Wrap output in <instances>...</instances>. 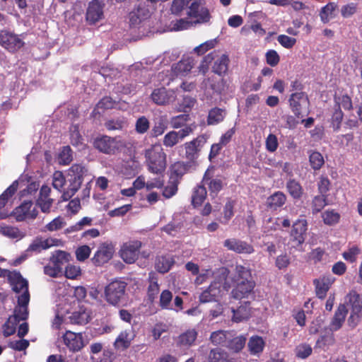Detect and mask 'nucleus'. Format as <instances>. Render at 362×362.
<instances>
[{"instance_id":"f257e3e1","label":"nucleus","mask_w":362,"mask_h":362,"mask_svg":"<svg viewBox=\"0 0 362 362\" xmlns=\"http://www.w3.org/2000/svg\"><path fill=\"white\" fill-rule=\"evenodd\" d=\"M213 275L214 280L210 286L199 296L201 303L218 301L226 291L234 286L231 291V296L234 299L247 298L252 293L255 282L252 280L251 269L240 264L235 266L234 270L229 276V271L226 267L217 269L214 272L206 271L198 275L195 279L197 285H201Z\"/></svg>"},{"instance_id":"f03ea898","label":"nucleus","mask_w":362,"mask_h":362,"mask_svg":"<svg viewBox=\"0 0 362 362\" xmlns=\"http://www.w3.org/2000/svg\"><path fill=\"white\" fill-rule=\"evenodd\" d=\"M148 170L154 174L164 172L166 168V154L160 144L152 145L144 153Z\"/></svg>"},{"instance_id":"7ed1b4c3","label":"nucleus","mask_w":362,"mask_h":362,"mask_svg":"<svg viewBox=\"0 0 362 362\" xmlns=\"http://www.w3.org/2000/svg\"><path fill=\"white\" fill-rule=\"evenodd\" d=\"M87 172L86 169L78 164L73 165L68 170V187L64 191L62 196L64 201H66L74 195L80 188L83 176Z\"/></svg>"},{"instance_id":"20e7f679","label":"nucleus","mask_w":362,"mask_h":362,"mask_svg":"<svg viewBox=\"0 0 362 362\" xmlns=\"http://www.w3.org/2000/svg\"><path fill=\"white\" fill-rule=\"evenodd\" d=\"M94 147L106 154H115L124 146V142L118 137L101 136L95 139Z\"/></svg>"},{"instance_id":"39448f33","label":"nucleus","mask_w":362,"mask_h":362,"mask_svg":"<svg viewBox=\"0 0 362 362\" xmlns=\"http://www.w3.org/2000/svg\"><path fill=\"white\" fill-rule=\"evenodd\" d=\"M25 45L21 35L13 32L2 30H0V45L11 53H16Z\"/></svg>"},{"instance_id":"423d86ee","label":"nucleus","mask_w":362,"mask_h":362,"mask_svg":"<svg viewBox=\"0 0 362 362\" xmlns=\"http://www.w3.org/2000/svg\"><path fill=\"white\" fill-rule=\"evenodd\" d=\"M156 2L148 1L147 0H139L136 8L129 13V18L131 25L136 26L146 20L151 16L153 4Z\"/></svg>"},{"instance_id":"0eeeda50","label":"nucleus","mask_w":362,"mask_h":362,"mask_svg":"<svg viewBox=\"0 0 362 362\" xmlns=\"http://www.w3.org/2000/svg\"><path fill=\"white\" fill-rule=\"evenodd\" d=\"M12 290L16 293V298H20L21 300H26L30 298L28 291V282L23 278L20 272L17 271H12L8 279Z\"/></svg>"},{"instance_id":"6e6552de","label":"nucleus","mask_w":362,"mask_h":362,"mask_svg":"<svg viewBox=\"0 0 362 362\" xmlns=\"http://www.w3.org/2000/svg\"><path fill=\"white\" fill-rule=\"evenodd\" d=\"M126 284L121 281L110 282L105 289V298L112 305H117L124 295Z\"/></svg>"},{"instance_id":"1a4fd4ad","label":"nucleus","mask_w":362,"mask_h":362,"mask_svg":"<svg viewBox=\"0 0 362 362\" xmlns=\"http://www.w3.org/2000/svg\"><path fill=\"white\" fill-rule=\"evenodd\" d=\"M289 103L293 112L298 118L303 117L308 113V99L304 93H293L290 97Z\"/></svg>"},{"instance_id":"9d476101","label":"nucleus","mask_w":362,"mask_h":362,"mask_svg":"<svg viewBox=\"0 0 362 362\" xmlns=\"http://www.w3.org/2000/svg\"><path fill=\"white\" fill-rule=\"evenodd\" d=\"M141 243L138 240L124 243L119 251L120 257L127 264L134 263L139 257Z\"/></svg>"},{"instance_id":"9b49d317","label":"nucleus","mask_w":362,"mask_h":362,"mask_svg":"<svg viewBox=\"0 0 362 362\" xmlns=\"http://www.w3.org/2000/svg\"><path fill=\"white\" fill-rule=\"evenodd\" d=\"M194 129L195 126L190 124L185 126L179 131H170L164 136L163 144L166 147H173L191 134Z\"/></svg>"},{"instance_id":"f8f14e48","label":"nucleus","mask_w":362,"mask_h":362,"mask_svg":"<svg viewBox=\"0 0 362 362\" xmlns=\"http://www.w3.org/2000/svg\"><path fill=\"white\" fill-rule=\"evenodd\" d=\"M188 16L195 18L194 23H204L210 20L209 10L200 2L192 0L187 11Z\"/></svg>"},{"instance_id":"ddd939ff","label":"nucleus","mask_w":362,"mask_h":362,"mask_svg":"<svg viewBox=\"0 0 362 362\" xmlns=\"http://www.w3.org/2000/svg\"><path fill=\"white\" fill-rule=\"evenodd\" d=\"M38 214L37 210L33 207L31 201H25L13 211V215L17 221L27 219H34Z\"/></svg>"},{"instance_id":"4468645a","label":"nucleus","mask_w":362,"mask_h":362,"mask_svg":"<svg viewBox=\"0 0 362 362\" xmlns=\"http://www.w3.org/2000/svg\"><path fill=\"white\" fill-rule=\"evenodd\" d=\"M153 101L158 105L173 103L177 98L176 90H167L165 88L155 89L151 93Z\"/></svg>"},{"instance_id":"2eb2a0df","label":"nucleus","mask_w":362,"mask_h":362,"mask_svg":"<svg viewBox=\"0 0 362 362\" xmlns=\"http://www.w3.org/2000/svg\"><path fill=\"white\" fill-rule=\"evenodd\" d=\"M114 252V245L111 243H103L98 247L93 261L97 264H103L112 257Z\"/></svg>"},{"instance_id":"dca6fc26","label":"nucleus","mask_w":362,"mask_h":362,"mask_svg":"<svg viewBox=\"0 0 362 362\" xmlns=\"http://www.w3.org/2000/svg\"><path fill=\"white\" fill-rule=\"evenodd\" d=\"M51 188L47 185H42L40 190L39 197L36 200V205L41 211L49 214L51 211L54 199L50 197Z\"/></svg>"},{"instance_id":"f3484780","label":"nucleus","mask_w":362,"mask_h":362,"mask_svg":"<svg viewBox=\"0 0 362 362\" xmlns=\"http://www.w3.org/2000/svg\"><path fill=\"white\" fill-rule=\"evenodd\" d=\"M63 341L66 346L73 352L78 351L84 346L81 333L66 331L63 335Z\"/></svg>"},{"instance_id":"a211bd4d","label":"nucleus","mask_w":362,"mask_h":362,"mask_svg":"<svg viewBox=\"0 0 362 362\" xmlns=\"http://www.w3.org/2000/svg\"><path fill=\"white\" fill-rule=\"evenodd\" d=\"M223 245L229 250L237 253L252 254L254 252V248L251 245L235 238L226 240Z\"/></svg>"},{"instance_id":"6ab92c4d","label":"nucleus","mask_w":362,"mask_h":362,"mask_svg":"<svg viewBox=\"0 0 362 362\" xmlns=\"http://www.w3.org/2000/svg\"><path fill=\"white\" fill-rule=\"evenodd\" d=\"M307 230V221L305 219H298L293 224L291 237L298 245H301L305 240Z\"/></svg>"},{"instance_id":"aec40b11","label":"nucleus","mask_w":362,"mask_h":362,"mask_svg":"<svg viewBox=\"0 0 362 362\" xmlns=\"http://www.w3.org/2000/svg\"><path fill=\"white\" fill-rule=\"evenodd\" d=\"M58 240L54 238L43 239L42 238H36L28 246L25 250L29 255L32 252H40L43 250H47L52 246L57 245Z\"/></svg>"},{"instance_id":"412c9836","label":"nucleus","mask_w":362,"mask_h":362,"mask_svg":"<svg viewBox=\"0 0 362 362\" xmlns=\"http://www.w3.org/2000/svg\"><path fill=\"white\" fill-rule=\"evenodd\" d=\"M103 18V7L97 0L89 3L86 11V20L90 23H95Z\"/></svg>"},{"instance_id":"4be33fe9","label":"nucleus","mask_w":362,"mask_h":362,"mask_svg":"<svg viewBox=\"0 0 362 362\" xmlns=\"http://www.w3.org/2000/svg\"><path fill=\"white\" fill-rule=\"evenodd\" d=\"M71 324L86 325L90 320V311L83 306H80L78 310L72 312L67 317Z\"/></svg>"},{"instance_id":"5701e85b","label":"nucleus","mask_w":362,"mask_h":362,"mask_svg":"<svg viewBox=\"0 0 362 362\" xmlns=\"http://www.w3.org/2000/svg\"><path fill=\"white\" fill-rule=\"evenodd\" d=\"M195 64L194 59L188 57L180 60L172 66V71L176 76H184L189 73Z\"/></svg>"},{"instance_id":"b1692460","label":"nucleus","mask_w":362,"mask_h":362,"mask_svg":"<svg viewBox=\"0 0 362 362\" xmlns=\"http://www.w3.org/2000/svg\"><path fill=\"white\" fill-rule=\"evenodd\" d=\"M348 309L345 305L342 304L338 307L335 312L334 316L329 324V329L332 332L337 331L340 329L344 322Z\"/></svg>"},{"instance_id":"393cba45","label":"nucleus","mask_w":362,"mask_h":362,"mask_svg":"<svg viewBox=\"0 0 362 362\" xmlns=\"http://www.w3.org/2000/svg\"><path fill=\"white\" fill-rule=\"evenodd\" d=\"M264 346L265 341L259 336H252L248 341V350L252 356H259L262 353Z\"/></svg>"},{"instance_id":"a878e982","label":"nucleus","mask_w":362,"mask_h":362,"mask_svg":"<svg viewBox=\"0 0 362 362\" xmlns=\"http://www.w3.org/2000/svg\"><path fill=\"white\" fill-rule=\"evenodd\" d=\"M332 284V280L329 277L323 276L314 281L315 286L316 295L319 298L323 299L327 295Z\"/></svg>"},{"instance_id":"bb28decb","label":"nucleus","mask_w":362,"mask_h":362,"mask_svg":"<svg viewBox=\"0 0 362 362\" xmlns=\"http://www.w3.org/2000/svg\"><path fill=\"white\" fill-rule=\"evenodd\" d=\"M134 337V334L131 330L122 331L115 339L114 343L115 349L121 350L127 349L129 347Z\"/></svg>"},{"instance_id":"cd10ccee","label":"nucleus","mask_w":362,"mask_h":362,"mask_svg":"<svg viewBox=\"0 0 362 362\" xmlns=\"http://www.w3.org/2000/svg\"><path fill=\"white\" fill-rule=\"evenodd\" d=\"M246 340L247 338L245 335L234 336L233 334V337L228 339V344H226V347L233 352H240L244 348Z\"/></svg>"},{"instance_id":"c85d7f7f","label":"nucleus","mask_w":362,"mask_h":362,"mask_svg":"<svg viewBox=\"0 0 362 362\" xmlns=\"http://www.w3.org/2000/svg\"><path fill=\"white\" fill-rule=\"evenodd\" d=\"M175 260L171 255L160 256L156 260V269L160 273L168 272L174 264Z\"/></svg>"},{"instance_id":"c756f323","label":"nucleus","mask_w":362,"mask_h":362,"mask_svg":"<svg viewBox=\"0 0 362 362\" xmlns=\"http://www.w3.org/2000/svg\"><path fill=\"white\" fill-rule=\"evenodd\" d=\"M202 182L204 185H207L210 194L214 196V194H216L223 187V179L221 177H215L210 178L208 177L207 173H206Z\"/></svg>"},{"instance_id":"7c9ffc66","label":"nucleus","mask_w":362,"mask_h":362,"mask_svg":"<svg viewBox=\"0 0 362 362\" xmlns=\"http://www.w3.org/2000/svg\"><path fill=\"white\" fill-rule=\"evenodd\" d=\"M226 115V111L225 109L214 107L209 110L207 124L209 125H216L223 121Z\"/></svg>"},{"instance_id":"2f4dec72","label":"nucleus","mask_w":362,"mask_h":362,"mask_svg":"<svg viewBox=\"0 0 362 362\" xmlns=\"http://www.w3.org/2000/svg\"><path fill=\"white\" fill-rule=\"evenodd\" d=\"M337 8V5L334 2H329L326 6H323L319 14L321 21L324 23H327L331 19L334 18Z\"/></svg>"},{"instance_id":"473e14b6","label":"nucleus","mask_w":362,"mask_h":362,"mask_svg":"<svg viewBox=\"0 0 362 362\" xmlns=\"http://www.w3.org/2000/svg\"><path fill=\"white\" fill-rule=\"evenodd\" d=\"M233 337V333L228 331L218 330L211 333L210 339L214 345H222L226 346L228 339Z\"/></svg>"},{"instance_id":"72a5a7b5","label":"nucleus","mask_w":362,"mask_h":362,"mask_svg":"<svg viewBox=\"0 0 362 362\" xmlns=\"http://www.w3.org/2000/svg\"><path fill=\"white\" fill-rule=\"evenodd\" d=\"M18 299V305L15 308L14 314L12 315L18 321L24 320L28 316V305L30 301V298H28L26 300H21L20 298Z\"/></svg>"},{"instance_id":"f704fd0d","label":"nucleus","mask_w":362,"mask_h":362,"mask_svg":"<svg viewBox=\"0 0 362 362\" xmlns=\"http://www.w3.org/2000/svg\"><path fill=\"white\" fill-rule=\"evenodd\" d=\"M149 285L148 286L147 295L149 300L153 302L157 298L158 294L160 291V286L158 283V279L155 273L149 274Z\"/></svg>"},{"instance_id":"c9c22d12","label":"nucleus","mask_w":362,"mask_h":362,"mask_svg":"<svg viewBox=\"0 0 362 362\" xmlns=\"http://www.w3.org/2000/svg\"><path fill=\"white\" fill-rule=\"evenodd\" d=\"M0 233L11 239L21 240L25 237V233L18 228L4 224L0 226Z\"/></svg>"},{"instance_id":"e433bc0d","label":"nucleus","mask_w":362,"mask_h":362,"mask_svg":"<svg viewBox=\"0 0 362 362\" xmlns=\"http://www.w3.org/2000/svg\"><path fill=\"white\" fill-rule=\"evenodd\" d=\"M286 197L281 192H276L269 197L267 200V205L272 209H276L285 204Z\"/></svg>"},{"instance_id":"4c0bfd02","label":"nucleus","mask_w":362,"mask_h":362,"mask_svg":"<svg viewBox=\"0 0 362 362\" xmlns=\"http://www.w3.org/2000/svg\"><path fill=\"white\" fill-rule=\"evenodd\" d=\"M167 119L164 116H161L154 120L153 125L151 130L152 137H158L162 135L167 129Z\"/></svg>"},{"instance_id":"58836bf2","label":"nucleus","mask_w":362,"mask_h":362,"mask_svg":"<svg viewBox=\"0 0 362 362\" xmlns=\"http://www.w3.org/2000/svg\"><path fill=\"white\" fill-rule=\"evenodd\" d=\"M70 255L64 251L57 250L50 257V263L60 267L62 270L63 266L69 261Z\"/></svg>"},{"instance_id":"ea45409f","label":"nucleus","mask_w":362,"mask_h":362,"mask_svg":"<svg viewBox=\"0 0 362 362\" xmlns=\"http://www.w3.org/2000/svg\"><path fill=\"white\" fill-rule=\"evenodd\" d=\"M232 312L233 313L232 319L233 321L235 322H239L247 319L250 315L249 305L247 303L240 306L236 310L232 308Z\"/></svg>"},{"instance_id":"a19ab883","label":"nucleus","mask_w":362,"mask_h":362,"mask_svg":"<svg viewBox=\"0 0 362 362\" xmlns=\"http://www.w3.org/2000/svg\"><path fill=\"white\" fill-rule=\"evenodd\" d=\"M228 62L229 59L228 56L226 54H222L216 59L212 67L213 71L219 76L226 73L228 69Z\"/></svg>"},{"instance_id":"79ce46f5","label":"nucleus","mask_w":362,"mask_h":362,"mask_svg":"<svg viewBox=\"0 0 362 362\" xmlns=\"http://www.w3.org/2000/svg\"><path fill=\"white\" fill-rule=\"evenodd\" d=\"M18 187V182L16 180L0 195V209L8 202L17 191Z\"/></svg>"},{"instance_id":"37998d69","label":"nucleus","mask_w":362,"mask_h":362,"mask_svg":"<svg viewBox=\"0 0 362 362\" xmlns=\"http://www.w3.org/2000/svg\"><path fill=\"white\" fill-rule=\"evenodd\" d=\"M206 197V189L204 185H198L194 190L192 202L194 206L201 205Z\"/></svg>"},{"instance_id":"c03bdc74","label":"nucleus","mask_w":362,"mask_h":362,"mask_svg":"<svg viewBox=\"0 0 362 362\" xmlns=\"http://www.w3.org/2000/svg\"><path fill=\"white\" fill-rule=\"evenodd\" d=\"M193 25V21L186 18H180L176 21H173L169 25V28L171 31H180L187 30Z\"/></svg>"},{"instance_id":"a18cd8bd","label":"nucleus","mask_w":362,"mask_h":362,"mask_svg":"<svg viewBox=\"0 0 362 362\" xmlns=\"http://www.w3.org/2000/svg\"><path fill=\"white\" fill-rule=\"evenodd\" d=\"M187 171L186 165L182 162H176L170 167V180H177Z\"/></svg>"},{"instance_id":"49530a36","label":"nucleus","mask_w":362,"mask_h":362,"mask_svg":"<svg viewBox=\"0 0 362 362\" xmlns=\"http://www.w3.org/2000/svg\"><path fill=\"white\" fill-rule=\"evenodd\" d=\"M173 293L168 290H164L161 292L159 299V305L162 309L170 310L173 309Z\"/></svg>"},{"instance_id":"de8ad7c7","label":"nucleus","mask_w":362,"mask_h":362,"mask_svg":"<svg viewBox=\"0 0 362 362\" xmlns=\"http://www.w3.org/2000/svg\"><path fill=\"white\" fill-rule=\"evenodd\" d=\"M309 161L314 170H319L324 165L325 160L322 154L317 151H310Z\"/></svg>"},{"instance_id":"09e8293b","label":"nucleus","mask_w":362,"mask_h":362,"mask_svg":"<svg viewBox=\"0 0 362 362\" xmlns=\"http://www.w3.org/2000/svg\"><path fill=\"white\" fill-rule=\"evenodd\" d=\"M197 333L194 329H190L179 337V343L185 346H190L195 341Z\"/></svg>"},{"instance_id":"8fccbe9b","label":"nucleus","mask_w":362,"mask_h":362,"mask_svg":"<svg viewBox=\"0 0 362 362\" xmlns=\"http://www.w3.org/2000/svg\"><path fill=\"white\" fill-rule=\"evenodd\" d=\"M274 219L272 218H269L264 223L266 228H269L271 230H276L279 228L281 222L282 227L288 228L291 225L290 220L288 218H277L274 223H273Z\"/></svg>"},{"instance_id":"3c124183","label":"nucleus","mask_w":362,"mask_h":362,"mask_svg":"<svg viewBox=\"0 0 362 362\" xmlns=\"http://www.w3.org/2000/svg\"><path fill=\"white\" fill-rule=\"evenodd\" d=\"M150 128L149 120L145 117H139L135 123V130L139 134H144L148 132Z\"/></svg>"},{"instance_id":"603ef678","label":"nucleus","mask_w":362,"mask_h":362,"mask_svg":"<svg viewBox=\"0 0 362 362\" xmlns=\"http://www.w3.org/2000/svg\"><path fill=\"white\" fill-rule=\"evenodd\" d=\"M287 189L289 194L293 198H299L302 194V187L300 185L294 180H290L286 184Z\"/></svg>"},{"instance_id":"864d4df0","label":"nucleus","mask_w":362,"mask_h":362,"mask_svg":"<svg viewBox=\"0 0 362 362\" xmlns=\"http://www.w3.org/2000/svg\"><path fill=\"white\" fill-rule=\"evenodd\" d=\"M210 362H229L227 354L219 349H213L209 354Z\"/></svg>"},{"instance_id":"5fc2aeb1","label":"nucleus","mask_w":362,"mask_h":362,"mask_svg":"<svg viewBox=\"0 0 362 362\" xmlns=\"http://www.w3.org/2000/svg\"><path fill=\"white\" fill-rule=\"evenodd\" d=\"M66 183V179L63 173L60 171H56L52 175V186L59 192L64 189Z\"/></svg>"},{"instance_id":"6e6d98bb","label":"nucleus","mask_w":362,"mask_h":362,"mask_svg":"<svg viewBox=\"0 0 362 362\" xmlns=\"http://www.w3.org/2000/svg\"><path fill=\"white\" fill-rule=\"evenodd\" d=\"M192 1V0H173L171 6L172 13L180 14L184 8L189 6Z\"/></svg>"},{"instance_id":"4d7b16f0","label":"nucleus","mask_w":362,"mask_h":362,"mask_svg":"<svg viewBox=\"0 0 362 362\" xmlns=\"http://www.w3.org/2000/svg\"><path fill=\"white\" fill-rule=\"evenodd\" d=\"M340 216L334 210H328L323 213L322 218L327 225H334L339 222Z\"/></svg>"},{"instance_id":"13d9d810","label":"nucleus","mask_w":362,"mask_h":362,"mask_svg":"<svg viewBox=\"0 0 362 362\" xmlns=\"http://www.w3.org/2000/svg\"><path fill=\"white\" fill-rule=\"evenodd\" d=\"M18 322L19 321L15 319V317L10 316L3 327L4 336L8 337L13 334Z\"/></svg>"},{"instance_id":"bf43d9fd","label":"nucleus","mask_w":362,"mask_h":362,"mask_svg":"<svg viewBox=\"0 0 362 362\" xmlns=\"http://www.w3.org/2000/svg\"><path fill=\"white\" fill-rule=\"evenodd\" d=\"M313 351L312 347L307 344H301L296 346L295 352L299 358H306L311 355Z\"/></svg>"},{"instance_id":"052dcab7","label":"nucleus","mask_w":362,"mask_h":362,"mask_svg":"<svg viewBox=\"0 0 362 362\" xmlns=\"http://www.w3.org/2000/svg\"><path fill=\"white\" fill-rule=\"evenodd\" d=\"M189 120V115L182 114L175 117H173L170 120V124L172 128L178 129L186 124Z\"/></svg>"},{"instance_id":"680f3d73","label":"nucleus","mask_w":362,"mask_h":362,"mask_svg":"<svg viewBox=\"0 0 362 362\" xmlns=\"http://www.w3.org/2000/svg\"><path fill=\"white\" fill-rule=\"evenodd\" d=\"M342 119L343 112L339 108V106H334L332 117V124L334 131H338L339 129Z\"/></svg>"},{"instance_id":"e2e57ef3","label":"nucleus","mask_w":362,"mask_h":362,"mask_svg":"<svg viewBox=\"0 0 362 362\" xmlns=\"http://www.w3.org/2000/svg\"><path fill=\"white\" fill-rule=\"evenodd\" d=\"M66 223L63 218L58 216L45 226L47 230L52 232L58 230L64 227Z\"/></svg>"},{"instance_id":"0e129e2a","label":"nucleus","mask_w":362,"mask_h":362,"mask_svg":"<svg viewBox=\"0 0 362 362\" xmlns=\"http://www.w3.org/2000/svg\"><path fill=\"white\" fill-rule=\"evenodd\" d=\"M326 200L324 195H319L315 197L312 204V211L313 214L320 212L325 206Z\"/></svg>"},{"instance_id":"69168bd1","label":"nucleus","mask_w":362,"mask_h":362,"mask_svg":"<svg viewBox=\"0 0 362 362\" xmlns=\"http://www.w3.org/2000/svg\"><path fill=\"white\" fill-rule=\"evenodd\" d=\"M185 156L188 160L192 161L198 158L199 151L194 146V144L192 143H191L190 141L185 143Z\"/></svg>"},{"instance_id":"338daca9","label":"nucleus","mask_w":362,"mask_h":362,"mask_svg":"<svg viewBox=\"0 0 362 362\" xmlns=\"http://www.w3.org/2000/svg\"><path fill=\"white\" fill-rule=\"evenodd\" d=\"M72 160L71 150L69 146H64L59 155V162L63 165L69 164Z\"/></svg>"},{"instance_id":"774afa93","label":"nucleus","mask_w":362,"mask_h":362,"mask_svg":"<svg viewBox=\"0 0 362 362\" xmlns=\"http://www.w3.org/2000/svg\"><path fill=\"white\" fill-rule=\"evenodd\" d=\"M210 82L211 88L216 93H221L225 88V82L221 77H213Z\"/></svg>"}]
</instances>
